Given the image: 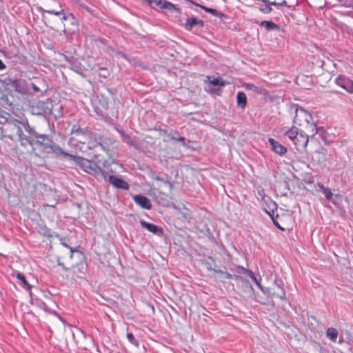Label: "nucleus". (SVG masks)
Here are the masks:
<instances>
[{"label":"nucleus","instance_id":"f257e3e1","mask_svg":"<svg viewBox=\"0 0 353 353\" xmlns=\"http://www.w3.org/2000/svg\"><path fill=\"white\" fill-rule=\"evenodd\" d=\"M74 165L83 172L92 175L98 181L107 179V171L98 165L94 160H88L79 155L74 154L72 159Z\"/></svg>","mask_w":353,"mask_h":353},{"label":"nucleus","instance_id":"f03ea898","mask_svg":"<svg viewBox=\"0 0 353 353\" xmlns=\"http://www.w3.org/2000/svg\"><path fill=\"white\" fill-rule=\"evenodd\" d=\"M71 134H74L77 137H82L84 139L90 138L93 139L95 143H92V147L101 146L103 150L105 147L101 143V137L99 134L93 133L87 127L81 128L78 125H73L71 128Z\"/></svg>","mask_w":353,"mask_h":353},{"label":"nucleus","instance_id":"7ed1b4c3","mask_svg":"<svg viewBox=\"0 0 353 353\" xmlns=\"http://www.w3.org/2000/svg\"><path fill=\"white\" fill-rule=\"evenodd\" d=\"M28 84L31 92L28 94L42 95L48 89V85L45 79L39 74L32 77H28Z\"/></svg>","mask_w":353,"mask_h":353},{"label":"nucleus","instance_id":"20e7f679","mask_svg":"<svg viewBox=\"0 0 353 353\" xmlns=\"http://www.w3.org/2000/svg\"><path fill=\"white\" fill-rule=\"evenodd\" d=\"M23 129H24L28 134H25L23 132V135L21 136L19 139L21 145L23 146L30 145L32 143V142L35 139L39 132L35 130L34 127L29 125L28 121L26 118H25V122H23Z\"/></svg>","mask_w":353,"mask_h":353},{"label":"nucleus","instance_id":"39448f33","mask_svg":"<svg viewBox=\"0 0 353 353\" xmlns=\"http://www.w3.org/2000/svg\"><path fill=\"white\" fill-rule=\"evenodd\" d=\"M154 9L168 10L171 12H180V8L176 5L167 0H144Z\"/></svg>","mask_w":353,"mask_h":353},{"label":"nucleus","instance_id":"423d86ee","mask_svg":"<svg viewBox=\"0 0 353 353\" xmlns=\"http://www.w3.org/2000/svg\"><path fill=\"white\" fill-rule=\"evenodd\" d=\"M296 113L300 114L304 118L307 124H310V128H311V132H312V136L318 134L319 132H325L324 128L323 126L318 127L315 122L313 121V118L312 114L307 112L305 109L302 107H299L296 105Z\"/></svg>","mask_w":353,"mask_h":353},{"label":"nucleus","instance_id":"0eeeda50","mask_svg":"<svg viewBox=\"0 0 353 353\" xmlns=\"http://www.w3.org/2000/svg\"><path fill=\"white\" fill-rule=\"evenodd\" d=\"M8 85L12 88L15 92L25 94L31 92L28 81L23 79H8Z\"/></svg>","mask_w":353,"mask_h":353},{"label":"nucleus","instance_id":"6e6552de","mask_svg":"<svg viewBox=\"0 0 353 353\" xmlns=\"http://www.w3.org/2000/svg\"><path fill=\"white\" fill-rule=\"evenodd\" d=\"M32 143L30 145H37L43 150H48L54 143L53 136L52 134L39 133Z\"/></svg>","mask_w":353,"mask_h":353},{"label":"nucleus","instance_id":"1a4fd4ad","mask_svg":"<svg viewBox=\"0 0 353 353\" xmlns=\"http://www.w3.org/2000/svg\"><path fill=\"white\" fill-rule=\"evenodd\" d=\"M334 83L347 93H353V81L345 75H338L334 79Z\"/></svg>","mask_w":353,"mask_h":353},{"label":"nucleus","instance_id":"9d476101","mask_svg":"<svg viewBox=\"0 0 353 353\" xmlns=\"http://www.w3.org/2000/svg\"><path fill=\"white\" fill-rule=\"evenodd\" d=\"M308 141V135L303 130H301L292 142L298 151L303 152L306 149Z\"/></svg>","mask_w":353,"mask_h":353},{"label":"nucleus","instance_id":"9b49d317","mask_svg":"<svg viewBox=\"0 0 353 353\" xmlns=\"http://www.w3.org/2000/svg\"><path fill=\"white\" fill-rule=\"evenodd\" d=\"M107 174L108 172H107ZM108 182L115 188L127 190L129 189L130 185L127 181L123 180L121 177L114 176L113 174H107V179Z\"/></svg>","mask_w":353,"mask_h":353},{"label":"nucleus","instance_id":"f8f14e48","mask_svg":"<svg viewBox=\"0 0 353 353\" xmlns=\"http://www.w3.org/2000/svg\"><path fill=\"white\" fill-rule=\"evenodd\" d=\"M204 21L196 17H191L186 19L185 22L183 25L184 28L190 31L193 29H201L204 26Z\"/></svg>","mask_w":353,"mask_h":353},{"label":"nucleus","instance_id":"ddd939ff","mask_svg":"<svg viewBox=\"0 0 353 353\" xmlns=\"http://www.w3.org/2000/svg\"><path fill=\"white\" fill-rule=\"evenodd\" d=\"M25 122V118H21V120L14 118L6 119L7 125H8L12 130H16V133L18 135L19 140L21 136L23 135V126Z\"/></svg>","mask_w":353,"mask_h":353},{"label":"nucleus","instance_id":"4468645a","mask_svg":"<svg viewBox=\"0 0 353 353\" xmlns=\"http://www.w3.org/2000/svg\"><path fill=\"white\" fill-rule=\"evenodd\" d=\"M66 61H68L69 66L68 68L81 76H83L85 72V67L83 65L74 57H65Z\"/></svg>","mask_w":353,"mask_h":353},{"label":"nucleus","instance_id":"2eb2a0df","mask_svg":"<svg viewBox=\"0 0 353 353\" xmlns=\"http://www.w3.org/2000/svg\"><path fill=\"white\" fill-rule=\"evenodd\" d=\"M265 199H266V201L262 203L263 209L270 218H272V216L274 215L275 212L277 211V204L270 197H266Z\"/></svg>","mask_w":353,"mask_h":353},{"label":"nucleus","instance_id":"dca6fc26","mask_svg":"<svg viewBox=\"0 0 353 353\" xmlns=\"http://www.w3.org/2000/svg\"><path fill=\"white\" fill-rule=\"evenodd\" d=\"M271 150L279 156H283L287 152V148L273 138L268 139Z\"/></svg>","mask_w":353,"mask_h":353},{"label":"nucleus","instance_id":"f3484780","mask_svg":"<svg viewBox=\"0 0 353 353\" xmlns=\"http://www.w3.org/2000/svg\"><path fill=\"white\" fill-rule=\"evenodd\" d=\"M139 223H140V225L143 228L146 229L148 232H150L154 234L161 236L163 233V230L162 229V228L160 226H158L154 223L148 222L143 219H141Z\"/></svg>","mask_w":353,"mask_h":353},{"label":"nucleus","instance_id":"a211bd4d","mask_svg":"<svg viewBox=\"0 0 353 353\" xmlns=\"http://www.w3.org/2000/svg\"><path fill=\"white\" fill-rule=\"evenodd\" d=\"M133 201L137 205L145 210H150L152 208V203L150 200L145 196L141 194H136L132 197Z\"/></svg>","mask_w":353,"mask_h":353},{"label":"nucleus","instance_id":"6ab92c4d","mask_svg":"<svg viewBox=\"0 0 353 353\" xmlns=\"http://www.w3.org/2000/svg\"><path fill=\"white\" fill-rule=\"evenodd\" d=\"M52 153L55 154L57 158L61 159L63 157H68L72 159L73 154L65 151L59 145L57 144L54 141L49 148Z\"/></svg>","mask_w":353,"mask_h":353},{"label":"nucleus","instance_id":"aec40b11","mask_svg":"<svg viewBox=\"0 0 353 353\" xmlns=\"http://www.w3.org/2000/svg\"><path fill=\"white\" fill-rule=\"evenodd\" d=\"M39 233L46 237H56L58 238L59 240H62V237L60 236V234L56 232H53L48 228L46 225H41L39 227Z\"/></svg>","mask_w":353,"mask_h":353},{"label":"nucleus","instance_id":"412c9836","mask_svg":"<svg viewBox=\"0 0 353 353\" xmlns=\"http://www.w3.org/2000/svg\"><path fill=\"white\" fill-rule=\"evenodd\" d=\"M48 13L50 14H54L56 16L61 15V17L60 19L62 21V23H63L65 21L69 19L70 18L72 19L73 21L75 20V17L72 13H71V12L65 13L64 10L62 8H61L59 10L50 9V11H48Z\"/></svg>","mask_w":353,"mask_h":353},{"label":"nucleus","instance_id":"4be33fe9","mask_svg":"<svg viewBox=\"0 0 353 353\" xmlns=\"http://www.w3.org/2000/svg\"><path fill=\"white\" fill-rule=\"evenodd\" d=\"M300 130V129L294 125H292L290 128L284 127L281 129L283 136L288 137L291 141L298 135Z\"/></svg>","mask_w":353,"mask_h":353},{"label":"nucleus","instance_id":"5701e85b","mask_svg":"<svg viewBox=\"0 0 353 353\" xmlns=\"http://www.w3.org/2000/svg\"><path fill=\"white\" fill-rule=\"evenodd\" d=\"M16 278L20 281L22 283V287L29 292L30 296H32L31 290L32 288V285H30L26 279L25 275L21 272H17L16 274Z\"/></svg>","mask_w":353,"mask_h":353},{"label":"nucleus","instance_id":"b1692460","mask_svg":"<svg viewBox=\"0 0 353 353\" xmlns=\"http://www.w3.org/2000/svg\"><path fill=\"white\" fill-rule=\"evenodd\" d=\"M237 107L244 109L247 105V97L243 91H239L236 97Z\"/></svg>","mask_w":353,"mask_h":353},{"label":"nucleus","instance_id":"393cba45","mask_svg":"<svg viewBox=\"0 0 353 353\" xmlns=\"http://www.w3.org/2000/svg\"><path fill=\"white\" fill-rule=\"evenodd\" d=\"M115 130L120 134L123 142L125 143L127 145L130 146L135 145V142L133 141V139L129 134H125L123 130H120L118 128H115Z\"/></svg>","mask_w":353,"mask_h":353},{"label":"nucleus","instance_id":"a878e982","mask_svg":"<svg viewBox=\"0 0 353 353\" xmlns=\"http://www.w3.org/2000/svg\"><path fill=\"white\" fill-rule=\"evenodd\" d=\"M261 27L264 28L267 31H271V30H280V26L273 22L272 21H262L260 23Z\"/></svg>","mask_w":353,"mask_h":353},{"label":"nucleus","instance_id":"bb28decb","mask_svg":"<svg viewBox=\"0 0 353 353\" xmlns=\"http://www.w3.org/2000/svg\"><path fill=\"white\" fill-rule=\"evenodd\" d=\"M215 272L216 273H219V274H221L223 275H224V277L227 279H231L232 277H235L236 279H238V278H240L241 279L242 281L244 283H248L249 284L250 288L252 290H254L252 285L250 284V281L247 279H243L241 277L239 276L238 275L236 274H230L229 272H225V271H223L221 269H217V270H215Z\"/></svg>","mask_w":353,"mask_h":353},{"label":"nucleus","instance_id":"cd10ccee","mask_svg":"<svg viewBox=\"0 0 353 353\" xmlns=\"http://www.w3.org/2000/svg\"><path fill=\"white\" fill-rule=\"evenodd\" d=\"M196 5L199 6L201 8V9H203L206 12L210 13L212 15H213L214 17L222 19L225 16L223 12H221V11H219L215 8H208V7L203 6V5H198V4H196Z\"/></svg>","mask_w":353,"mask_h":353},{"label":"nucleus","instance_id":"c85d7f7f","mask_svg":"<svg viewBox=\"0 0 353 353\" xmlns=\"http://www.w3.org/2000/svg\"><path fill=\"white\" fill-rule=\"evenodd\" d=\"M339 335V332L332 327H328L326 330V336L332 342H336Z\"/></svg>","mask_w":353,"mask_h":353},{"label":"nucleus","instance_id":"c756f323","mask_svg":"<svg viewBox=\"0 0 353 353\" xmlns=\"http://www.w3.org/2000/svg\"><path fill=\"white\" fill-rule=\"evenodd\" d=\"M52 105L48 103H39V108L43 110V113L46 115H50L52 113Z\"/></svg>","mask_w":353,"mask_h":353},{"label":"nucleus","instance_id":"7c9ffc66","mask_svg":"<svg viewBox=\"0 0 353 353\" xmlns=\"http://www.w3.org/2000/svg\"><path fill=\"white\" fill-rule=\"evenodd\" d=\"M200 232L203 233L209 239V240L216 243V239L207 224L203 225V229H201Z\"/></svg>","mask_w":353,"mask_h":353},{"label":"nucleus","instance_id":"2f4dec72","mask_svg":"<svg viewBox=\"0 0 353 353\" xmlns=\"http://www.w3.org/2000/svg\"><path fill=\"white\" fill-rule=\"evenodd\" d=\"M172 141H179L181 143V145L183 147L190 149L191 147L189 145V143L191 142L190 140L186 139L185 137L181 136H177V138L172 137Z\"/></svg>","mask_w":353,"mask_h":353},{"label":"nucleus","instance_id":"473e14b6","mask_svg":"<svg viewBox=\"0 0 353 353\" xmlns=\"http://www.w3.org/2000/svg\"><path fill=\"white\" fill-rule=\"evenodd\" d=\"M210 83L214 86H223L225 84V81L221 77H213L212 79L210 80Z\"/></svg>","mask_w":353,"mask_h":353},{"label":"nucleus","instance_id":"72a5a7b5","mask_svg":"<svg viewBox=\"0 0 353 353\" xmlns=\"http://www.w3.org/2000/svg\"><path fill=\"white\" fill-rule=\"evenodd\" d=\"M208 259L211 261H205L203 262V264L205 265L206 269L209 271H214L215 272V270H217V269H215L213 268V265H215V259L211 256H208Z\"/></svg>","mask_w":353,"mask_h":353},{"label":"nucleus","instance_id":"f704fd0d","mask_svg":"<svg viewBox=\"0 0 353 353\" xmlns=\"http://www.w3.org/2000/svg\"><path fill=\"white\" fill-rule=\"evenodd\" d=\"M99 78L107 79L110 75V72L107 68L99 67Z\"/></svg>","mask_w":353,"mask_h":353},{"label":"nucleus","instance_id":"c9c22d12","mask_svg":"<svg viewBox=\"0 0 353 353\" xmlns=\"http://www.w3.org/2000/svg\"><path fill=\"white\" fill-rule=\"evenodd\" d=\"M126 337L128 340V341L134 345L135 347H138L139 346V342L137 339H135L134 336L131 332H128L126 334Z\"/></svg>","mask_w":353,"mask_h":353},{"label":"nucleus","instance_id":"e433bc0d","mask_svg":"<svg viewBox=\"0 0 353 353\" xmlns=\"http://www.w3.org/2000/svg\"><path fill=\"white\" fill-rule=\"evenodd\" d=\"M303 181L307 184H312L314 181V177L312 173H305L303 176Z\"/></svg>","mask_w":353,"mask_h":353},{"label":"nucleus","instance_id":"4c0bfd02","mask_svg":"<svg viewBox=\"0 0 353 353\" xmlns=\"http://www.w3.org/2000/svg\"><path fill=\"white\" fill-rule=\"evenodd\" d=\"M77 267L81 273V275H78L77 276L79 278L82 277L83 275H84L87 271V265L84 263H79L77 264Z\"/></svg>","mask_w":353,"mask_h":353},{"label":"nucleus","instance_id":"58836bf2","mask_svg":"<svg viewBox=\"0 0 353 353\" xmlns=\"http://www.w3.org/2000/svg\"><path fill=\"white\" fill-rule=\"evenodd\" d=\"M94 112L95 113L99 116L102 119H107L108 118V113H106L104 110H103L102 109H101L100 108H98V107H94Z\"/></svg>","mask_w":353,"mask_h":353},{"label":"nucleus","instance_id":"ea45409f","mask_svg":"<svg viewBox=\"0 0 353 353\" xmlns=\"http://www.w3.org/2000/svg\"><path fill=\"white\" fill-rule=\"evenodd\" d=\"M279 217V214H276L272 216V218H270L271 220L272 221V223L274 224V225L279 230H280L281 231H285V229L284 228H283L280 224L279 223L276 221V218Z\"/></svg>","mask_w":353,"mask_h":353},{"label":"nucleus","instance_id":"a19ab883","mask_svg":"<svg viewBox=\"0 0 353 353\" xmlns=\"http://www.w3.org/2000/svg\"><path fill=\"white\" fill-rule=\"evenodd\" d=\"M235 270L238 274H244L248 275L251 270L247 269L241 265H236Z\"/></svg>","mask_w":353,"mask_h":353},{"label":"nucleus","instance_id":"79ce46f5","mask_svg":"<svg viewBox=\"0 0 353 353\" xmlns=\"http://www.w3.org/2000/svg\"><path fill=\"white\" fill-rule=\"evenodd\" d=\"M274 285L279 289L282 290L284 289V283L283 280L277 276L275 277L274 281Z\"/></svg>","mask_w":353,"mask_h":353},{"label":"nucleus","instance_id":"37998d69","mask_svg":"<svg viewBox=\"0 0 353 353\" xmlns=\"http://www.w3.org/2000/svg\"><path fill=\"white\" fill-rule=\"evenodd\" d=\"M243 87L247 90H250V91L259 92V87H257L256 85H254L252 83H245L243 85Z\"/></svg>","mask_w":353,"mask_h":353},{"label":"nucleus","instance_id":"c03bdc74","mask_svg":"<svg viewBox=\"0 0 353 353\" xmlns=\"http://www.w3.org/2000/svg\"><path fill=\"white\" fill-rule=\"evenodd\" d=\"M248 276L256 283V285H257L258 288L260 285H261V279H258L256 278V276H255L254 273L253 272V271L251 270L250 272V273L248 274Z\"/></svg>","mask_w":353,"mask_h":353},{"label":"nucleus","instance_id":"a18cd8bd","mask_svg":"<svg viewBox=\"0 0 353 353\" xmlns=\"http://www.w3.org/2000/svg\"><path fill=\"white\" fill-rule=\"evenodd\" d=\"M273 296H276L281 301L287 300L285 289L280 290V292L277 294L275 293V295H273Z\"/></svg>","mask_w":353,"mask_h":353},{"label":"nucleus","instance_id":"49530a36","mask_svg":"<svg viewBox=\"0 0 353 353\" xmlns=\"http://www.w3.org/2000/svg\"><path fill=\"white\" fill-rule=\"evenodd\" d=\"M260 290L264 294L267 295H271L273 296V295H275V292H272L270 288L268 287H263L262 285L259 287Z\"/></svg>","mask_w":353,"mask_h":353},{"label":"nucleus","instance_id":"de8ad7c7","mask_svg":"<svg viewBox=\"0 0 353 353\" xmlns=\"http://www.w3.org/2000/svg\"><path fill=\"white\" fill-rule=\"evenodd\" d=\"M323 193L325 197V199L328 201H330L332 198V192L329 188H326L324 191H323Z\"/></svg>","mask_w":353,"mask_h":353},{"label":"nucleus","instance_id":"09e8293b","mask_svg":"<svg viewBox=\"0 0 353 353\" xmlns=\"http://www.w3.org/2000/svg\"><path fill=\"white\" fill-rule=\"evenodd\" d=\"M259 10L264 14H268L272 12V8L268 5V3H265V6L259 8Z\"/></svg>","mask_w":353,"mask_h":353},{"label":"nucleus","instance_id":"8fccbe9b","mask_svg":"<svg viewBox=\"0 0 353 353\" xmlns=\"http://www.w3.org/2000/svg\"><path fill=\"white\" fill-rule=\"evenodd\" d=\"M125 60L127 61H128L132 65H139V61L134 57H130V56L128 55V59H126Z\"/></svg>","mask_w":353,"mask_h":353},{"label":"nucleus","instance_id":"3c124183","mask_svg":"<svg viewBox=\"0 0 353 353\" xmlns=\"http://www.w3.org/2000/svg\"><path fill=\"white\" fill-rule=\"evenodd\" d=\"M257 194L259 197L261 199L262 203H264L266 199L265 198L270 197L269 196L266 195L263 190H258Z\"/></svg>","mask_w":353,"mask_h":353},{"label":"nucleus","instance_id":"603ef678","mask_svg":"<svg viewBox=\"0 0 353 353\" xmlns=\"http://www.w3.org/2000/svg\"><path fill=\"white\" fill-rule=\"evenodd\" d=\"M179 132L177 130H171L168 134V137L172 140V137L177 138V136H179Z\"/></svg>","mask_w":353,"mask_h":353},{"label":"nucleus","instance_id":"864d4df0","mask_svg":"<svg viewBox=\"0 0 353 353\" xmlns=\"http://www.w3.org/2000/svg\"><path fill=\"white\" fill-rule=\"evenodd\" d=\"M114 52H115L116 56L121 57V58L124 59L125 60L126 59H128V54H125L124 52H123L121 50H114Z\"/></svg>","mask_w":353,"mask_h":353},{"label":"nucleus","instance_id":"5fc2aeb1","mask_svg":"<svg viewBox=\"0 0 353 353\" xmlns=\"http://www.w3.org/2000/svg\"><path fill=\"white\" fill-rule=\"evenodd\" d=\"M341 3L345 7H347V8L353 7L352 0H341Z\"/></svg>","mask_w":353,"mask_h":353},{"label":"nucleus","instance_id":"6e6d98bb","mask_svg":"<svg viewBox=\"0 0 353 353\" xmlns=\"http://www.w3.org/2000/svg\"><path fill=\"white\" fill-rule=\"evenodd\" d=\"M89 14H90L92 16H97V12L96 10L92 8L91 7L88 6V5L85 8V9Z\"/></svg>","mask_w":353,"mask_h":353},{"label":"nucleus","instance_id":"4d7b16f0","mask_svg":"<svg viewBox=\"0 0 353 353\" xmlns=\"http://www.w3.org/2000/svg\"><path fill=\"white\" fill-rule=\"evenodd\" d=\"M49 313L56 316L59 319H60L61 321H63V319L60 316V314L59 313H57L55 310H50L49 309L48 311Z\"/></svg>","mask_w":353,"mask_h":353},{"label":"nucleus","instance_id":"13d9d810","mask_svg":"<svg viewBox=\"0 0 353 353\" xmlns=\"http://www.w3.org/2000/svg\"><path fill=\"white\" fill-rule=\"evenodd\" d=\"M37 10L39 13L41 14L43 17H44V15H43L44 13H48V11H50V10H46V9L43 8L41 6H37Z\"/></svg>","mask_w":353,"mask_h":353},{"label":"nucleus","instance_id":"bf43d9fd","mask_svg":"<svg viewBox=\"0 0 353 353\" xmlns=\"http://www.w3.org/2000/svg\"><path fill=\"white\" fill-rule=\"evenodd\" d=\"M157 130L159 131L163 134H166L168 136V134H169L168 130L166 128H162L161 127H159L158 128H156Z\"/></svg>","mask_w":353,"mask_h":353},{"label":"nucleus","instance_id":"052dcab7","mask_svg":"<svg viewBox=\"0 0 353 353\" xmlns=\"http://www.w3.org/2000/svg\"><path fill=\"white\" fill-rule=\"evenodd\" d=\"M39 307L41 308H42L44 311L46 312H48V308L47 307V305L46 303H44L43 301H41L40 304H39Z\"/></svg>","mask_w":353,"mask_h":353},{"label":"nucleus","instance_id":"680f3d73","mask_svg":"<svg viewBox=\"0 0 353 353\" xmlns=\"http://www.w3.org/2000/svg\"><path fill=\"white\" fill-rule=\"evenodd\" d=\"M316 185L322 192L324 191V190L326 188V187H325L324 185L320 182H318Z\"/></svg>","mask_w":353,"mask_h":353},{"label":"nucleus","instance_id":"e2e57ef3","mask_svg":"<svg viewBox=\"0 0 353 353\" xmlns=\"http://www.w3.org/2000/svg\"><path fill=\"white\" fill-rule=\"evenodd\" d=\"M6 68V64L0 59V70H3Z\"/></svg>","mask_w":353,"mask_h":353},{"label":"nucleus","instance_id":"0e129e2a","mask_svg":"<svg viewBox=\"0 0 353 353\" xmlns=\"http://www.w3.org/2000/svg\"><path fill=\"white\" fill-rule=\"evenodd\" d=\"M58 265L61 266L65 271H68V268L65 267L63 262L59 261Z\"/></svg>","mask_w":353,"mask_h":353},{"label":"nucleus","instance_id":"69168bd1","mask_svg":"<svg viewBox=\"0 0 353 353\" xmlns=\"http://www.w3.org/2000/svg\"><path fill=\"white\" fill-rule=\"evenodd\" d=\"M60 243L65 248H70V245L66 242H65L63 241V238H62V240H60Z\"/></svg>","mask_w":353,"mask_h":353},{"label":"nucleus","instance_id":"338daca9","mask_svg":"<svg viewBox=\"0 0 353 353\" xmlns=\"http://www.w3.org/2000/svg\"><path fill=\"white\" fill-rule=\"evenodd\" d=\"M76 3H78L79 5V6L83 9H85V8L87 6L85 3L82 2L81 0H79V1L76 2Z\"/></svg>","mask_w":353,"mask_h":353},{"label":"nucleus","instance_id":"774afa93","mask_svg":"<svg viewBox=\"0 0 353 353\" xmlns=\"http://www.w3.org/2000/svg\"><path fill=\"white\" fill-rule=\"evenodd\" d=\"M68 249L70 250V252H71V256H72V254L75 252H77L78 250H77V248H72V247H70L68 248Z\"/></svg>","mask_w":353,"mask_h":353}]
</instances>
